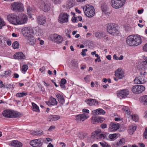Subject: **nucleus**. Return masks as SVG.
I'll return each instance as SVG.
<instances>
[{"instance_id":"obj_1","label":"nucleus","mask_w":147,"mask_h":147,"mask_svg":"<svg viewBox=\"0 0 147 147\" xmlns=\"http://www.w3.org/2000/svg\"><path fill=\"white\" fill-rule=\"evenodd\" d=\"M22 32L23 35L26 37L28 42L30 44L33 45L36 42L34 37V34L33 30L29 27H25L22 30Z\"/></svg>"},{"instance_id":"obj_2","label":"nucleus","mask_w":147,"mask_h":147,"mask_svg":"<svg viewBox=\"0 0 147 147\" xmlns=\"http://www.w3.org/2000/svg\"><path fill=\"white\" fill-rule=\"evenodd\" d=\"M142 39L140 36L138 35H131L126 38V43L130 46H138L141 44Z\"/></svg>"},{"instance_id":"obj_3","label":"nucleus","mask_w":147,"mask_h":147,"mask_svg":"<svg viewBox=\"0 0 147 147\" xmlns=\"http://www.w3.org/2000/svg\"><path fill=\"white\" fill-rule=\"evenodd\" d=\"M107 31L113 36H117L119 33L118 27L115 24H109L107 27Z\"/></svg>"},{"instance_id":"obj_4","label":"nucleus","mask_w":147,"mask_h":147,"mask_svg":"<svg viewBox=\"0 0 147 147\" xmlns=\"http://www.w3.org/2000/svg\"><path fill=\"white\" fill-rule=\"evenodd\" d=\"M83 9L85 14L89 18L92 17L95 14V9L92 6L86 5L83 7Z\"/></svg>"},{"instance_id":"obj_5","label":"nucleus","mask_w":147,"mask_h":147,"mask_svg":"<svg viewBox=\"0 0 147 147\" xmlns=\"http://www.w3.org/2000/svg\"><path fill=\"white\" fill-rule=\"evenodd\" d=\"M38 6L45 12H47L51 8V4L47 1L40 0L38 2Z\"/></svg>"},{"instance_id":"obj_6","label":"nucleus","mask_w":147,"mask_h":147,"mask_svg":"<svg viewBox=\"0 0 147 147\" xmlns=\"http://www.w3.org/2000/svg\"><path fill=\"white\" fill-rule=\"evenodd\" d=\"M3 116L7 118H16L19 117V113L14 111L6 110L3 112Z\"/></svg>"},{"instance_id":"obj_7","label":"nucleus","mask_w":147,"mask_h":147,"mask_svg":"<svg viewBox=\"0 0 147 147\" xmlns=\"http://www.w3.org/2000/svg\"><path fill=\"white\" fill-rule=\"evenodd\" d=\"M125 1V0H111V5L113 8L119 9L123 6Z\"/></svg>"},{"instance_id":"obj_8","label":"nucleus","mask_w":147,"mask_h":147,"mask_svg":"<svg viewBox=\"0 0 147 147\" xmlns=\"http://www.w3.org/2000/svg\"><path fill=\"white\" fill-rule=\"evenodd\" d=\"M145 89V87L142 85H136L132 87L131 90L133 93L138 94L142 92Z\"/></svg>"},{"instance_id":"obj_9","label":"nucleus","mask_w":147,"mask_h":147,"mask_svg":"<svg viewBox=\"0 0 147 147\" xmlns=\"http://www.w3.org/2000/svg\"><path fill=\"white\" fill-rule=\"evenodd\" d=\"M11 9L14 11H20L22 10L23 5L20 2H16L12 3L11 4Z\"/></svg>"},{"instance_id":"obj_10","label":"nucleus","mask_w":147,"mask_h":147,"mask_svg":"<svg viewBox=\"0 0 147 147\" xmlns=\"http://www.w3.org/2000/svg\"><path fill=\"white\" fill-rule=\"evenodd\" d=\"M8 21L11 24L15 25L18 24V17L13 14H11L7 16Z\"/></svg>"},{"instance_id":"obj_11","label":"nucleus","mask_w":147,"mask_h":147,"mask_svg":"<svg viewBox=\"0 0 147 147\" xmlns=\"http://www.w3.org/2000/svg\"><path fill=\"white\" fill-rule=\"evenodd\" d=\"M69 15L65 13L60 14L58 18L59 22L61 23L67 22L68 21Z\"/></svg>"},{"instance_id":"obj_12","label":"nucleus","mask_w":147,"mask_h":147,"mask_svg":"<svg viewBox=\"0 0 147 147\" xmlns=\"http://www.w3.org/2000/svg\"><path fill=\"white\" fill-rule=\"evenodd\" d=\"M129 94L128 90L124 89L118 91L117 96L120 99L125 98Z\"/></svg>"},{"instance_id":"obj_13","label":"nucleus","mask_w":147,"mask_h":147,"mask_svg":"<svg viewBox=\"0 0 147 147\" xmlns=\"http://www.w3.org/2000/svg\"><path fill=\"white\" fill-rule=\"evenodd\" d=\"M88 117V115L87 114H80L76 115L75 119L77 122L80 123L81 121H83Z\"/></svg>"},{"instance_id":"obj_14","label":"nucleus","mask_w":147,"mask_h":147,"mask_svg":"<svg viewBox=\"0 0 147 147\" xmlns=\"http://www.w3.org/2000/svg\"><path fill=\"white\" fill-rule=\"evenodd\" d=\"M123 109L126 111L125 113L128 115V117H131L134 121L136 122L138 119V116L136 115H132L131 112L127 107H125L123 108Z\"/></svg>"},{"instance_id":"obj_15","label":"nucleus","mask_w":147,"mask_h":147,"mask_svg":"<svg viewBox=\"0 0 147 147\" xmlns=\"http://www.w3.org/2000/svg\"><path fill=\"white\" fill-rule=\"evenodd\" d=\"M18 24H22L26 23L28 20L27 16L24 14H21L18 17Z\"/></svg>"},{"instance_id":"obj_16","label":"nucleus","mask_w":147,"mask_h":147,"mask_svg":"<svg viewBox=\"0 0 147 147\" xmlns=\"http://www.w3.org/2000/svg\"><path fill=\"white\" fill-rule=\"evenodd\" d=\"M50 37L53 40L57 43H61L63 40V38L57 34H54L51 35L50 36Z\"/></svg>"},{"instance_id":"obj_17","label":"nucleus","mask_w":147,"mask_h":147,"mask_svg":"<svg viewBox=\"0 0 147 147\" xmlns=\"http://www.w3.org/2000/svg\"><path fill=\"white\" fill-rule=\"evenodd\" d=\"M30 144L33 147H40L43 143L41 142L40 139H38L32 140L30 142Z\"/></svg>"},{"instance_id":"obj_18","label":"nucleus","mask_w":147,"mask_h":147,"mask_svg":"<svg viewBox=\"0 0 147 147\" xmlns=\"http://www.w3.org/2000/svg\"><path fill=\"white\" fill-rule=\"evenodd\" d=\"M119 127V125L118 123L111 122L109 126V130L111 131L117 130Z\"/></svg>"},{"instance_id":"obj_19","label":"nucleus","mask_w":147,"mask_h":147,"mask_svg":"<svg viewBox=\"0 0 147 147\" xmlns=\"http://www.w3.org/2000/svg\"><path fill=\"white\" fill-rule=\"evenodd\" d=\"M37 22L38 24L43 25L46 22V18L43 15H40L37 18Z\"/></svg>"},{"instance_id":"obj_20","label":"nucleus","mask_w":147,"mask_h":147,"mask_svg":"<svg viewBox=\"0 0 147 147\" xmlns=\"http://www.w3.org/2000/svg\"><path fill=\"white\" fill-rule=\"evenodd\" d=\"M124 71L121 69H118L115 72V76L119 79H122L124 77Z\"/></svg>"},{"instance_id":"obj_21","label":"nucleus","mask_w":147,"mask_h":147,"mask_svg":"<svg viewBox=\"0 0 147 147\" xmlns=\"http://www.w3.org/2000/svg\"><path fill=\"white\" fill-rule=\"evenodd\" d=\"M45 103L48 105H55L57 104V102L55 98L51 96L49 99V101L45 102Z\"/></svg>"},{"instance_id":"obj_22","label":"nucleus","mask_w":147,"mask_h":147,"mask_svg":"<svg viewBox=\"0 0 147 147\" xmlns=\"http://www.w3.org/2000/svg\"><path fill=\"white\" fill-rule=\"evenodd\" d=\"M13 57L16 59L21 60L25 58V56L22 52H20L15 53L13 55Z\"/></svg>"},{"instance_id":"obj_23","label":"nucleus","mask_w":147,"mask_h":147,"mask_svg":"<svg viewBox=\"0 0 147 147\" xmlns=\"http://www.w3.org/2000/svg\"><path fill=\"white\" fill-rule=\"evenodd\" d=\"M85 102L87 103V104L90 106L96 105H98V102L96 101L95 99L91 98L86 100Z\"/></svg>"},{"instance_id":"obj_24","label":"nucleus","mask_w":147,"mask_h":147,"mask_svg":"<svg viewBox=\"0 0 147 147\" xmlns=\"http://www.w3.org/2000/svg\"><path fill=\"white\" fill-rule=\"evenodd\" d=\"M60 118V117L58 115H52L49 116L47 120L50 121H52L57 120Z\"/></svg>"},{"instance_id":"obj_25","label":"nucleus","mask_w":147,"mask_h":147,"mask_svg":"<svg viewBox=\"0 0 147 147\" xmlns=\"http://www.w3.org/2000/svg\"><path fill=\"white\" fill-rule=\"evenodd\" d=\"M10 144L14 147H21L22 146V144L17 140L12 141Z\"/></svg>"},{"instance_id":"obj_26","label":"nucleus","mask_w":147,"mask_h":147,"mask_svg":"<svg viewBox=\"0 0 147 147\" xmlns=\"http://www.w3.org/2000/svg\"><path fill=\"white\" fill-rule=\"evenodd\" d=\"M93 113L95 115H101L104 114L105 113V111L101 109H98L94 110L92 111Z\"/></svg>"},{"instance_id":"obj_27","label":"nucleus","mask_w":147,"mask_h":147,"mask_svg":"<svg viewBox=\"0 0 147 147\" xmlns=\"http://www.w3.org/2000/svg\"><path fill=\"white\" fill-rule=\"evenodd\" d=\"M95 36L98 38H101L105 36V34L103 32H97L95 33Z\"/></svg>"},{"instance_id":"obj_28","label":"nucleus","mask_w":147,"mask_h":147,"mask_svg":"<svg viewBox=\"0 0 147 147\" xmlns=\"http://www.w3.org/2000/svg\"><path fill=\"white\" fill-rule=\"evenodd\" d=\"M99 117L94 116L91 118V121L92 123L93 124L98 123L100 121H99Z\"/></svg>"},{"instance_id":"obj_29","label":"nucleus","mask_w":147,"mask_h":147,"mask_svg":"<svg viewBox=\"0 0 147 147\" xmlns=\"http://www.w3.org/2000/svg\"><path fill=\"white\" fill-rule=\"evenodd\" d=\"M56 96L58 98V101L60 103L63 104L65 102V99L63 96L60 94H58L56 95Z\"/></svg>"},{"instance_id":"obj_30","label":"nucleus","mask_w":147,"mask_h":147,"mask_svg":"<svg viewBox=\"0 0 147 147\" xmlns=\"http://www.w3.org/2000/svg\"><path fill=\"white\" fill-rule=\"evenodd\" d=\"M140 100L143 104L147 105V95L142 96L140 98Z\"/></svg>"},{"instance_id":"obj_31","label":"nucleus","mask_w":147,"mask_h":147,"mask_svg":"<svg viewBox=\"0 0 147 147\" xmlns=\"http://www.w3.org/2000/svg\"><path fill=\"white\" fill-rule=\"evenodd\" d=\"M136 126L134 124H133L129 126V131L130 134H132L136 130Z\"/></svg>"},{"instance_id":"obj_32","label":"nucleus","mask_w":147,"mask_h":147,"mask_svg":"<svg viewBox=\"0 0 147 147\" xmlns=\"http://www.w3.org/2000/svg\"><path fill=\"white\" fill-rule=\"evenodd\" d=\"M107 137L106 134H105V133H103L102 134L101 133V134H100L98 136H97L96 138L99 140H103L106 138Z\"/></svg>"},{"instance_id":"obj_33","label":"nucleus","mask_w":147,"mask_h":147,"mask_svg":"<svg viewBox=\"0 0 147 147\" xmlns=\"http://www.w3.org/2000/svg\"><path fill=\"white\" fill-rule=\"evenodd\" d=\"M32 108L34 111L36 112H39L40 111L38 107L34 103H32Z\"/></svg>"},{"instance_id":"obj_34","label":"nucleus","mask_w":147,"mask_h":147,"mask_svg":"<svg viewBox=\"0 0 147 147\" xmlns=\"http://www.w3.org/2000/svg\"><path fill=\"white\" fill-rule=\"evenodd\" d=\"M66 83V81L64 78H62L59 83L61 87L62 88H65V84Z\"/></svg>"},{"instance_id":"obj_35","label":"nucleus","mask_w":147,"mask_h":147,"mask_svg":"<svg viewBox=\"0 0 147 147\" xmlns=\"http://www.w3.org/2000/svg\"><path fill=\"white\" fill-rule=\"evenodd\" d=\"M31 134L33 135L38 136L43 134V131L42 130L38 131H34L32 132Z\"/></svg>"},{"instance_id":"obj_36","label":"nucleus","mask_w":147,"mask_h":147,"mask_svg":"<svg viewBox=\"0 0 147 147\" xmlns=\"http://www.w3.org/2000/svg\"><path fill=\"white\" fill-rule=\"evenodd\" d=\"M36 35L39 36H42L43 34V30L40 28H38L36 29Z\"/></svg>"},{"instance_id":"obj_37","label":"nucleus","mask_w":147,"mask_h":147,"mask_svg":"<svg viewBox=\"0 0 147 147\" xmlns=\"http://www.w3.org/2000/svg\"><path fill=\"white\" fill-rule=\"evenodd\" d=\"M27 95V93L26 92H22V93H18L16 94V96L17 97H22L25 96H26Z\"/></svg>"},{"instance_id":"obj_38","label":"nucleus","mask_w":147,"mask_h":147,"mask_svg":"<svg viewBox=\"0 0 147 147\" xmlns=\"http://www.w3.org/2000/svg\"><path fill=\"white\" fill-rule=\"evenodd\" d=\"M138 77L141 84H144L146 82V78L144 76H138Z\"/></svg>"},{"instance_id":"obj_39","label":"nucleus","mask_w":147,"mask_h":147,"mask_svg":"<svg viewBox=\"0 0 147 147\" xmlns=\"http://www.w3.org/2000/svg\"><path fill=\"white\" fill-rule=\"evenodd\" d=\"M125 139L124 138H123L121 139L119 142L117 143V146H121L125 144Z\"/></svg>"},{"instance_id":"obj_40","label":"nucleus","mask_w":147,"mask_h":147,"mask_svg":"<svg viewBox=\"0 0 147 147\" xmlns=\"http://www.w3.org/2000/svg\"><path fill=\"white\" fill-rule=\"evenodd\" d=\"M12 47L14 49H18L19 48L18 42L17 41L14 42L12 44Z\"/></svg>"},{"instance_id":"obj_41","label":"nucleus","mask_w":147,"mask_h":147,"mask_svg":"<svg viewBox=\"0 0 147 147\" xmlns=\"http://www.w3.org/2000/svg\"><path fill=\"white\" fill-rule=\"evenodd\" d=\"M102 147H111V146L105 142H102L99 143Z\"/></svg>"},{"instance_id":"obj_42","label":"nucleus","mask_w":147,"mask_h":147,"mask_svg":"<svg viewBox=\"0 0 147 147\" xmlns=\"http://www.w3.org/2000/svg\"><path fill=\"white\" fill-rule=\"evenodd\" d=\"M139 77H136L134 80V82L136 84H142L141 81L139 78Z\"/></svg>"},{"instance_id":"obj_43","label":"nucleus","mask_w":147,"mask_h":147,"mask_svg":"<svg viewBox=\"0 0 147 147\" xmlns=\"http://www.w3.org/2000/svg\"><path fill=\"white\" fill-rule=\"evenodd\" d=\"M5 25V23L3 20L0 18V29H1L2 27Z\"/></svg>"},{"instance_id":"obj_44","label":"nucleus","mask_w":147,"mask_h":147,"mask_svg":"<svg viewBox=\"0 0 147 147\" xmlns=\"http://www.w3.org/2000/svg\"><path fill=\"white\" fill-rule=\"evenodd\" d=\"M94 135L95 137L96 138L97 136H98L99 135L101 134V131L100 130H98L95 131L94 132Z\"/></svg>"},{"instance_id":"obj_45","label":"nucleus","mask_w":147,"mask_h":147,"mask_svg":"<svg viewBox=\"0 0 147 147\" xmlns=\"http://www.w3.org/2000/svg\"><path fill=\"white\" fill-rule=\"evenodd\" d=\"M101 8L102 11L105 12L107 10V5L105 4H103L101 5Z\"/></svg>"},{"instance_id":"obj_46","label":"nucleus","mask_w":147,"mask_h":147,"mask_svg":"<svg viewBox=\"0 0 147 147\" xmlns=\"http://www.w3.org/2000/svg\"><path fill=\"white\" fill-rule=\"evenodd\" d=\"M28 68V66L27 65H24L22 66V71L25 72L27 70Z\"/></svg>"},{"instance_id":"obj_47","label":"nucleus","mask_w":147,"mask_h":147,"mask_svg":"<svg viewBox=\"0 0 147 147\" xmlns=\"http://www.w3.org/2000/svg\"><path fill=\"white\" fill-rule=\"evenodd\" d=\"M72 65L73 67H77L78 66V63L76 61L72 60L71 61Z\"/></svg>"},{"instance_id":"obj_48","label":"nucleus","mask_w":147,"mask_h":147,"mask_svg":"<svg viewBox=\"0 0 147 147\" xmlns=\"http://www.w3.org/2000/svg\"><path fill=\"white\" fill-rule=\"evenodd\" d=\"M87 51V49H83L82 50V51L81 53V55H82L83 56H84L86 55V53H85V52Z\"/></svg>"},{"instance_id":"obj_49","label":"nucleus","mask_w":147,"mask_h":147,"mask_svg":"<svg viewBox=\"0 0 147 147\" xmlns=\"http://www.w3.org/2000/svg\"><path fill=\"white\" fill-rule=\"evenodd\" d=\"M116 136L117 135H116V134H110L109 136V137L110 139H114V138H115Z\"/></svg>"},{"instance_id":"obj_50","label":"nucleus","mask_w":147,"mask_h":147,"mask_svg":"<svg viewBox=\"0 0 147 147\" xmlns=\"http://www.w3.org/2000/svg\"><path fill=\"white\" fill-rule=\"evenodd\" d=\"M11 71L10 70H8V71H5V73L4 74V75H3V76L5 75L10 76L11 75Z\"/></svg>"},{"instance_id":"obj_51","label":"nucleus","mask_w":147,"mask_h":147,"mask_svg":"<svg viewBox=\"0 0 147 147\" xmlns=\"http://www.w3.org/2000/svg\"><path fill=\"white\" fill-rule=\"evenodd\" d=\"M61 0H52L53 2L55 4H59L61 2Z\"/></svg>"},{"instance_id":"obj_52","label":"nucleus","mask_w":147,"mask_h":147,"mask_svg":"<svg viewBox=\"0 0 147 147\" xmlns=\"http://www.w3.org/2000/svg\"><path fill=\"white\" fill-rule=\"evenodd\" d=\"M144 137L145 138H147V127H146L145 131L144 133Z\"/></svg>"},{"instance_id":"obj_53","label":"nucleus","mask_w":147,"mask_h":147,"mask_svg":"<svg viewBox=\"0 0 147 147\" xmlns=\"http://www.w3.org/2000/svg\"><path fill=\"white\" fill-rule=\"evenodd\" d=\"M32 10V8L30 6H28L27 8V11L29 13H30Z\"/></svg>"},{"instance_id":"obj_54","label":"nucleus","mask_w":147,"mask_h":147,"mask_svg":"<svg viewBox=\"0 0 147 147\" xmlns=\"http://www.w3.org/2000/svg\"><path fill=\"white\" fill-rule=\"evenodd\" d=\"M100 127L104 129L107 127V125L106 124L102 123L100 125Z\"/></svg>"},{"instance_id":"obj_55","label":"nucleus","mask_w":147,"mask_h":147,"mask_svg":"<svg viewBox=\"0 0 147 147\" xmlns=\"http://www.w3.org/2000/svg\"><path fill=\"white\" fill-rule=\"evenodd\" d=\"M55 128V127L54 126H51L48 129V131H51L53 130Z\"/></svg>"},{"instance_id":"obj_56","label":"nucleus","mask_w":147,"mask_h":147,"mask_svg":"<svg viewBox=\"0 0 147 147\" xmlns=\"http://www.w3.org/2000/svg\"><path fill=\"white\" fill-rule=\"evenodd\" d=\"M143 49L144 51L147 52V43L143 46Z\"/></svg>"},{"instance_id":"obj_57","label":"nucleus","mask_w":147,"mask_h":147,"mask_svg":"<svg viewBox=\"0 0 147 147\" xmlns=\"http://www.w3.org/2000/svg\"><path fill=\"white\" fill-rule=\"evenodd\" d=\"M10 86L11 84H6V85H4V88H9L11 87Z\"/></svg>"},{"instance_id":"obj_58","label":"nucleus","mask_w":147,"mask_h":147,"mask_svg":"<svg viewBox=\"0 0 147 147\" xmlns=\"http://www.w3.org/2000/svg\"><path fill=\"white\" fill-rule=\"evenodd\" d=\"M72 21L73 22H76L77 18L75 17L74 16L72 18Z\"/></svg>"},{"instance_id":"obj_59","label":"nucleus","mask_w":147,"mask_h":147,"mask_svg":"<svg viewBox=\"0 0 147 147\" xmlns=\"http://www.w3.org/2000/svg\"><path fill=\"white\" fill-rule=\"evenodd\" d=\"M91 76L90 75H87L84 78L85 80L87 82V80H86V79H89L90 78Z\"/></svg>"},{"instance_id":"obj_60","label":"nucleus","mask_w":147,"mask_h":147,"mask_svg":"<svg viewBox=\"0 0 147 147\" xmlns=\"http://www.w3.org/2000/svg\"><path fill=\"white\" fill-rule=\"evenodd\" d=\"M14 76L13 78H19V76L18 74L16 73H15L14 74Z\"/></svg>"},{"instance_id":"obj_61","label":"nucleus","mask_w":147,"mask_h":147,"mask_svg":"<svg viewBox=\"0 0 147 147\" xmlns=\"http://www.w3.org/2000/svg\"><path fill=\"white\" fill-rule=\"evenodd\" d=\"M99 120H100L99 121H100L99 122V123H102L105 119L104 118L101 117H99Z\"/></svg>"},{"instance_id":"obj_62","label":"nucleus","mask_w":147,"mask_h":147,"mask_svg":"<svg viewBox=\"0 0 147 147\" xmlns=\"http://www.w3.org/2000/svg\"><path fill=\"white\" fill-rule=\"evenodd\" d=\"M7 45L9 46L10 45H11V40H8L7 41Z\"/></svg>"},{"instance_id":"obj_63","label":"nucleus","mask_w":147,"mask_h":147,"mask_svg":"<svg viewBox=\"0 0 147 147\" xmlns=\"http://www.w3.org/2000/svg\"><path fill=\"white\" fill-rule=\"evenodd\" d=\"M0 88H2L4 87V85L3 84V82L1 80H0Z\"/></svg>"},{"instance_id":"obj_64","label":"nucleus","mask_w":147,"mask_h":147,"mask_svg":"<svg viewBox=\"0 0 147 147\" xmlns=\"http://www.w3.org/2000/svg\"><path fill=\"white\" fill-rule=\"evenodd\" d=\"M82 111L83 112H85L87 113H89V111L88 110L86 109H83L82 110Z\"/></svg>"}]
</instances>
